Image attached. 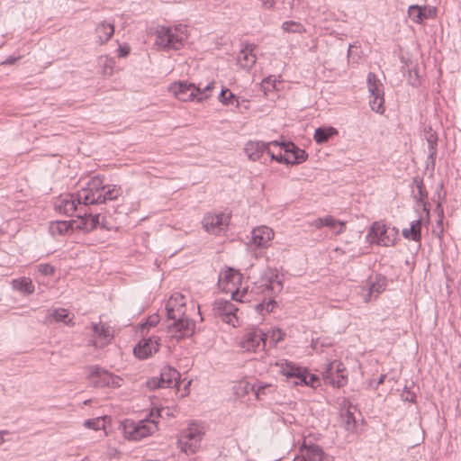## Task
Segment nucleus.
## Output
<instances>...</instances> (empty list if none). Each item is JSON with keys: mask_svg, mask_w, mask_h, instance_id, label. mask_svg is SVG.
I'll return each mask as SVG.
<instances>
[{"mask_svg": "<svg viewBox=\"0 0 461 461\" xmlns=\"http://www.w3.org/2000/svg\"><path fill=\"white\" fill-rule=\"evenodd\" d=\"M104 176H95L86 185L76 193L69 194L56 204V210L67 216H76L84 207L103 204L113 201L122 194L121 186L104 185Z\"/></svg>", "mask_w": 461, "mask_h": 461, "instance_id": "f257e3e1", "label": "nucleus"}, {"mask_svg": "<svg viewBox=\"0 0 461 461\" xmlns=\"http://www.w3.org/2000/svg\"><path fill=\"white\" fill-rule=\"evenodd\" d=\"M213 88L214 81L208 83L204 87L186 81H178L170 84L168 91L179 101L203 103L210 97Z\"/></svg>", "mask_w": 461, "mask_h": 461, "instance_id": "f03ea898", "label": "nucleus"}, {"mask_svg": "<svg viewBox=\"0 0 461 461\" xmlns=\"http://www.w3.org/2000/svg\"><path fill=\"white\" fill-rule=\"evenodd\" d=\"M120 429L126 439L138 441L152 435L158 429V426L157 422L150 419H124L120 424Z\"/></svg>", "mask_w": 461, "mask_h": 461, "instance_id": "7ed1b4c3", "label": "nucleus"}, {"mask_svg": "<svg viewBox=\"0 0 461 461\" xmlns=\"http://www.w3.org/2000/svg\"><path fill=\"white\" fill-rule=\"evenodd\" d=\"M280 373L288 379L295 378V385H307L316 388L320 385V379L314 374H310L306 367L300 366L291 361L280 363Z\"/></svg>", "mask_w": 461, "mask_h": 461, "instance_id": "20e7f679", "label": "nucleus"}, {"mask_svg": "<svg viewBox=\"0 0 461 461\" xmlns=\"http://www.w3.org/2000/svg\"><path fill=\"white\" fill-rule=\"evenodd\" d=\"M366 239L370 243L378 246H393L398 239V230L395 227L386 226L380 221H375L367 232Z\"/></svg>", "mask_w": 461, "mask_h": 461, "instance_id": "39448f33", "label": "nucleus"}, {"mask_svg": "<svg viewBox=\"0 0 461 461\" xmlns=\"http://www.w3.org/2000/svg\"><path fill=\"white\" fill-rule=\"evenodd\" d=\"M86 369L89 371L87 379L91 385L95 388H118L122 385V379L120 376L112 374L98 365L87 366Z\"/></svg>", "mask_w": 461, "mask_h": 461, "instance_id": "423d86ee", "label": "nucleus"}, {"mask_svg": "<svg viewBox=\"0 0 461 461\" xmlns=\"http://www.w3.org/2000/svg\"><path fill=\"white\" fill-rule=\"evenodd\" d=\"M181 375L174 367L165 366L161 368L158 376H153L146 381V385L149 390L158 388H179L181 384Z\"/></svg>", "mask_w": 461, "mask_h": 461, "instance_id": "0eeeda50", "label": "nucleus"}, {"mask_svg": "<svg viewBox=\"0 0 461 461\" xmlns=\"http://www.w3.org/2000/svg\"><path fill=\"white\" fill-rule=\"evenodd\" d=\"M203 432L196 425H189L184 429L177 440V446L182 452L192 455L197 452L201 446Z\"/></svg>", "mask_w": 461, "mask_h": 461, "instance_id": "6e6552de", "label": "nucleus"}, {"mask_svg": "<svg viewBox=\"0 0 461 461\" xmlns=\"http://www.w3.org/2000/svg\"><path fill=\"white\" fill-rule=\"evenodd\" d=\"M155 44L163 50H179L184 47L183 35H176L171 27L158 25L155 30Z\"/></svg>", "mask_w": 461, "mask_h": 461, "instance_id": "1a4fd4ad", "label": "nucleus"}, {"mask_svg": "<svg viewBox=\"0 0 461 461\" xmlns=\"http://www.w3.org/2000/svg\"><path fill=\"white\" fill-rule=\"evenodd\" d=\"M283 280L279 277L276 269L268 268L260 277V280L255 284L252 291L257 294L268 293L269 294H278L283 290Z\"/></svg>", "mask_w": 461, "mask_h": 461, "instance_id": "9d476101", "label": "nucleus"}, {"mask_svg": "<svg viewBox=\"0 0 461 461\" xmlns=\"http://www.w3.org/2000/svg\"><path fill=\"white\" fill-rule=\"evenodd\" d=\"M167 327L169 337L176 341L185 338H191L195 332L194 321L186 315L175 322H168Z\"/></svg>", "mask_w": 461, "mask_h": 461, "instance_id": "9b49d317", "label": "nucleus"}, {"mask_svg": "<svg viewBox=\"0 0 461 461\" xmlns=\"http://www.w3.org/2000/svg\"><path fill=\"white\" fill-rule=\"evenodd\" d=\"M77 218L81 221L76 224V228L86 232H90L97 227L109 230L104 221L100 222V213L93 212L89 206L84 207L83 211L77 214Z\"/></svg>", "mask_w": 461, "mask_h": 461, "instance_id": "f8f14e48", "label": "nucleus"}, {"mask_svg": "<svg viewBox=\"0 0 461 461\" xmlns=\"http://www.w3.org/2000/svg\"><path fill=\"white\" fill-rule=\"evenodd\" d=\"M267 337L261 329L253 327L244 334L240 344L244 349L257 352L265 348Z\"/></svg>", "mask_w": 461, "mask_h": 461, "instance_id": "ddd939ff", "label": "nucleus"}, {"mask_svg": "<svg viewBox=\"0 0 461 461\" xmlns=\"http://www.w3.org/2000/svg\"><path fill=\"white\" fill-rule=\"evenodd\" d=\"M160 348V338L151 336L141 339L133 348L134 356L139 359H147L157 353Z\"/></svg>", "mask_w": 461, "mask_h": 461, "instance_id": "4468645a", "label": "nucleus"}, {"mask_svg": "<svg viewBox=\"0 0 461 461\" xmlns=\"http://www.w3.org/2000/svg\"><path fill=\"white\" fill-rule=\"evenodd\" d=\"M214 314L221 319L222 321L230 324L236 319L238 307L230 301L224 299H216L212 304Z\"/></svg>", "mask_w": 461, "mask_h": 461, "instance_id": "2eb2a0df", "label": "nucleus"}, {"mask_svg": "<svg viewBox=\"0 0 461 461\" xmlns=\"http://www.w3.org/2000/svg\"><path fill=\"white\" fill-rule=\"evenodd\" d=\"M230 218L224 213L207 214L203 219L205 230L212 234H219L229 224Z\"/></svg>", "mask_w": 461, "mask_h": 461, "instance_id": "dca6fc26", "label": "nucleus"}, {"mask_svg": "<svg viewBox=\"0 0 461 461\" xmlns=\"http://www.w3.org/2000/svg\"><path fill=\"white\" fill-rule=\"evenodd\" d=\"M408 15L414 23L421 24L424 20L437 16V8L431 5H411L408 8Z\"/></svg>", "mask_w": 461, "mask_h": 461, "instance_id": "f3484780", "label": "nucleus"}, {"mask_svg": "<svg viewBox=\"0 0 461 461\" xmlns=\"http://www.w3.org/2000/svg\"><path fill=\"white\" fill-rule=\"evenodd\" d=\"M251 234V240L249 246H255L258 249L267 248L270 245L271 240L274 238L273 230L264 225L253 229Z\"/></svg>", "mask_w": 461, "mask_h": 461, "instance_id": "a211bd4d", "label": "nucleus"}, {"mask_svg": "<svg viewBox=\"0 0 461 461\" xmlns=\"http://www.w3.org/2000/svg\"><path fill=\"white\" fill-rule=\"evenodd\" d=\"M244 150L252 161H258L265 153H270L269 144L261 140L249 141L245 145Z\"/></svg>", "mask_w": 461, "mask_h": 461, "instance_id": "6ab92c4d", "label": "nucleus"}, {"mask_svg": "<svg viewBox=\"0 0 461 461\" xmlns=\"http://www.w3.org/2000/svg\"><path fill=\"white\" fill-rule=\"evenodd\" d=\"M424 138L428 142V161L434 167L438 152V134L430 125L424 128Z\"/></svg>", "mask_w": 461, "mask_h": 461, "instance_id": "aec40b11", "label": "nucleus"}, {"mask_svg": "<svg viewBox=\"0 0 461 461\" xmlns=\"http://www.w3.org/2000/svg\"><path fill=\"white\" fill-rule=\"evenodd\" d=\"M255 46L253 44H247L240 50L238 56V64L243 69H250L256 63L257 57L254 54Z\"/></svg>", "mask_w": 461, "mask_h": 461, "instance_id": "412c9836", "label": "nucleus"}, {"mask_svg": "<svg viewBox=\"0 0 461 461\" xmlns=\"http://www.w3.org/2000/svg\"><path fill=\"white\" fill-rule=\"evenodd\" d=\"M411 189V196L416 202H422L423 199L429 197V193L424 185L423 178L420 176H415L411 184L409 185Z\"/></svg>", "mask_w": 461, "mask_h": 461, "instance_id": "4be33fe9", "label": "nucleus"}, {"mask_svg": "<svg viewBox=\"0 0 461 461\" xmlns=\"http://www.w3.org/2000/svg\"><path fill=\"white\" fill-rule=\"evenodd\" d=\"M77 223L76 221H56L50 223L49 230L52 236L67 235L77 229Z\"/></svg>", "mask_w": 461, "mask_h": 461, "instance_id": "5701e85b", "label": "nucleus"}, {"mask_svg": "<svg viewBox=\"0 0 461 461\" xmlns=\"http://www.w3.org/2000/svg\"><path fill=\"white\" fill-rule=\"evenodd\" d=\"M338 134L339 131L333 126H321L315 130L313 140L317 144L321 145Z\"/></svg>", "mask_w": 461, "mask_h": 461, "instance_id": "b1692460", "label": "nucleus"}, {"mask_svg": "<svg viewBox=\"0 0 461 461\" xmlns=\"http://www.w3.org/2000/svg\"><path fill=\"white\" fill-rule=\"evenodd\" d=\"M300 452L306 451V458L309 461H322L324 451L321 447L317 444H307L305 441L299 447Z\"/></svg>", "mask_w": 461, "mask_h": 461, "instance_id": "393cba45", "label": "nucleus"}, {"mask_svg": "<svg viewBox=\"0 0 461 461\" xmlns=\"http://www.w3.org/2000/svg\"><path fill=\"white\" fill-rule=\"evenodd\" d=\"M98 42L104 44L107 42L114 33V25L111 23L101 22L95 28Z\"/></svg>", "mask_w": 461, "mask_h": 461, "instance_id": "a878e982", "label": "nucleus"}, {"mask_svg": "<svg viewBox=\"0 0 461 461\" xmlns=\"http://www.w3.org/2000/svg\"><path fill=\"white\" fill-rule=\"evenodd\" d=\"M14 290L19 291L24 295L32 294L34 292V285L30 277L23 276L12 281Z\"/></svg>", "mask_w": 461, "mask_h": 461, "instance_id": "bb28decb", "label": "nucleus"}, {"mask_svg": "<svg viewBox=\"0 0 461 461\" xmlns=\"http://www.w3.org/2000/svg\"><path fill=\"white\" fill-rule=\"evenodd\" d=\"M315 228L321 229L322 227H329L330 229H335L337 225H339V230H336L337 234H339L343 231L345 223L335 219L334 217L328 215L324 218H317L312 224Z\"/></svg>", "mask_w": 461, "mask_h": 461, "instance_id": "cd10ccee", "label": "nucleus"}, {"mask_svg": "<svg viewBox=\"0 0 461 461\" xmlns=\"http://www.w3.org/2000/svg\"><path fill=\"white\" fill-rule=\"evenodd\" d=\"M47 318L53 319L57 322H63L68 326H73L74 321L68 318V312L64 308H57L49 312Z\"/></svg>", "mask_w": 461, "mask_h": 461, "instance_id": "c85d7f7f", "label": "nucleus"}, {"mask_svg": "<svg viewBox=\"0 0 461 461\" xmlns=\"http://www.w3.org/2000/svg\"><path fill=\"white\" fill-rule=\"evenodd\" d=\"M366 84L370 95H384L383 85L375 73L369 72L367 74Z\"/></svg>", "mask_w": 461, "mask_h": 461, "instance_id": "c756f323", "label": "nucleus"}, {"mask_svg": "<svg viewBox=\"0 0 461 461\" xmlns=\"http://www.w3.org/2000/svg\"><path fill=\"white\" fill-rule=\"evenodd\" d=\"M222 280L227 284H231L236 286L237 285H240L242 280V275L239 270H236L232 267H227V269L222 274Z\"/></svg>", "mask_w": 461, "mask_h": 461, "instance_id": "7c9ffc66", "label": "nucleus"}, {"mask_svg": "<svg viewBox=\"0 0 461 461\" xmlns=\"http://www.w3.org/2000/svg\"><path fill=\"white\" fill-rule=\"evenodd\" d=\"M385 277L382 275H376L375 281L370 282L368 299L366 298V301L370 299V296L373 293H376V294L382 293L385 289Z\"/></svg>", "mask_w": 461, "mask_h": 461, "instance_id": "2f4dec72", "label": "nucleus"}, {"mask_svg": "<svg viewBox=\"0 0 461 461\" xmlns=\"http://www.w3.org/2000/svg\"><path fill=\"white\" fill-rule=\"evenodd\" d=\"M219 102H221L223 105H230L236 102L235 106L238 108L240 106V103L236 97V95L227 87H222L221 93L218 96Z\"/></svg>", "mask_w": 461, "mask_h": 461, "instance_id": "473e14b6", "label": "nucleus"}, {"mask_svg": "<svg viewBox=\"0 0 461 461\" xmlns=\"http://www.w3.org/2000/svg\"><path fill=\"white\" fill-rule=\"evenodd\" d=\"M282 30L288 33L303 34L306 32L304 26L296 21H285L282 23Z\"/></svg>", "mask_w": 461, "mask_h": 461, "instance_id": "72a5a7b5", "label": "nucleus"}, {"mask_svg": "<svg viewBox=\"0 0 461 461\" xmlns=\"http://www.w3.org/2000/svg\"><path fill=\"white\" fill-rule=\"evenodd\" d=\"M384 96L380 95H370L369 105L371 110L376 113L383 114L385 111L384 108Z\"/></svg>", "mask_w": 461, "mask_h": 461, "instance_id": "f704fd0d", "label": "nucleus"}, {"mask_svg": "<svg viewBox=\"0 0 461 461\" xmlns=\"http://www.w3.org/2000/svg\"><path fill=\"white\" fill-rule=\"evenodd\" d=\"M344 428L349 432H353L357 427V420L352 411L347 410L345 412H341Z\"/></svg>", "mask_w": 461, "mask_h": 461, "instance_id": "c9c22d12", "label": "nucleus"}, {"mask_svg": "<svg viewBox=\"0 0 461 461\" xmlns=\"http://www.w3.org/2000/svg\"><path fill=\"white\" fill-rule=\"evenodd\" d=\"M167 306H172L173 308L184 309L185 307V296L180 293H175L172 294L167 302L166 303Z\"/></svg>", "mask_w": 461, "mask_h": 461, "instance_id": "e433bc0d", "label": "nucleus"}, {"mask_svg": "<svg viewBox=\"0 0 461 461\" xmlns=\"http://www.w3.org/2000/svg\"><path fill=\"white\" fill-rule=\"evenodd\" d=\"M165 311L167 313V321L171 322H175L185 315L184 309L173 308L172 306L165 305Z\"/></svg>", "mask_w": 461, "mask_h": 461, "instance_id": "4c0bfd02", "label": "nucleus"}, {"mask_svg": "<svg viewBox=\"0 0 461 461\" xmlns=\"http://www.w3.org/2000/svg\"><path fill=\"white\" fill-rule=\"evenodd\" d=\"M271 387L272 385L269 384L257 382L251 385V391L254 393L256 398L260 400L263 395L267 394V390H270Z\"/></svg>", "mask_w": 461, "mask_h": 461, "instance_id": "58836bf2", "label": "nucleus"}, {"mask_svg": "<svg viewBox=\"0 0 461 461\" xmlns=\"http://www.w3.org/2000/svg\"><path fill=\"white\" fill-rule=\"evenodd\" d=\"M307 158V152L298 147V149L292 153V158L290 157V166L299 165L304 162Z\"/></svg>", "mask_w": 461, "mask_h": 461, "instance_id": "ea45409f", "label": "nucleus"}, {"mask_svg": "<svg viewBox=\"0 0 461 461\" xmlns=\"http://www.w3.org/2000/svg\"><path fill=\"white\" fill-rule=\"evenodd\" d=\"M84 425L88 429L99 430L104 428V420L102 417L88 419L85 420Z\"/></svg>", "mask_w": 461, "mask_h": 461, "instance_id": "a19ab883", "label": "nucleus"}, {"mask_svg": "<svg viewBox=\"0 0 461 461\" xmlns=\"http://www.w3.org/2000/svg\"><path fill=\"white\" fill-rule=\"evenodd\" d=\"M407 80L408 83L414 87L420 86L421 80L417 68L409 69Z\"/></svg>", "mask_w": 461, "mask_h": 461, "instance_id": "79ce46f5", "label": "nucleus"}, {"mask_svg": "<svg viewBox=\"0 0 461 461\" xmlns=\"http://www.w3.org/2000/svg\"><path fill=\"white\" fill-rule=\"evenodd\" d=\"M348 382V376L344 374H336V377L330 378L329 384L334 387H343Z\"/></svg>", "mask_w": 461, "mask_h": 461, "instance_id": "37998d69", "label": "nucleus"}, {"mask_svg": "<svg viewBox=\"0 0 461 461\" xmlns=\"http://www.w3.org/2000/svg\"><path fill=\"white\" fill-rule=\"evenodd\" d=\"M154 411H156L157 417L164 418V417H172L174 413L169 407H157L154 410H151L150 416L154 417Z\"/></svg>", "mask_w": 461, "mask_h": 461, "instance_id": "c03bdc74", "label": "nucleus"}, {"mask_svg": "<svg viewBox=\"0 0 461 461\" xmlns=\"http://www.w3.org/2000/svg\"><path fill=\"white\" fill-rule=\"evenodd\" d=\"M402 235L404 239L415 242H420L421 240V238L418 235V233H416L414 230L411 229V227L403 229L402 230Z\"/></svg>", "mask_w": 461, "mask_h": 461, "instance_id": "a18cd8bd", "label": "nucleus"}, {"mask_svg": "<svg viewBox=\"0 0 461 461\" xmlns=\"http://www.w3.org/2000/svg\"><path fill=\"white\" fill-rule=\"evenodd\" d=\"M263 294L264 298H266V313L272 312L277 305V303L275 300V296L276 294H269L268 293H265Z\"/></svg>", "mask_w": 461, "mask_h": 461, "instance_id": "49530a36", "label": "nucleus"}, {"mask_svg": "<svg viewBox=\"0 0 461 461\" xmlns=\"http://www.w3.org/2000/svg\"><path fill=\"white\" fill-rule=\"evenodd\" d=\"M270 156L271 160L276 161L280 164H285L287 166H290V157L287 155H283L281 153L276 154L275 152L270 150V153H268Z\"/></svg>", "mask_w": 461, "mask_h": 461, "instance_id": "de8ad7c7", "label": "nucleus"}, {"mask_svg": "<svg viewBox=\"0 0 461 461\" xmlns=\"http://www.w3.org/2000/svg\"><path fill=\"white\" fill-rule=\"evenodd\" d=\"M92 329L95 334H97L103 338L106 339L111 336L108 328H106L104 325L98 324V323H93Z\"/></svg>", "mask_w": 461, "mask_h": 461, "instance_id": "09e8293b", "label": "nucleus"}, {"mask_svg": "<svg viewBox=\"0 0 461 461\" xmlns=\"http://www.w3.org/2000/svg\"><path fill=\"white\" fill-rule=\"evenodd\" d=\"M39 272L45 276H51L55 272V268L53 266L48 263L40 264L38 266Z\"/></svg>", "mask_w": 461, "mask_h": 461, "instance_id": "8fccbe9b", "label": "nucleus"}, {"mask_svg": "<svg viewBox=\"0 0 461 461\" xmlns=\"http://www.w3.org/2000/svg\"><path fill=\"white\" fill-rule=\"evenodd\" d=\"M159 321H160V317H159L158 313H154V314L149 315L148 317L146 322L144 324H142L141 331H143V330L146 326L155 327L157 324H158Z\"/></svg>", "mask_w": 461, "mask_h": 461, "instance_id": "3c124183", "label": "nucleus"}, {"mask_svg": "<svg viewBox=\"0 0 461 461\" xmlns=\"http://www.w3.org/2000/svg\"><path fill=\"white\" fill-rule=\"evenodd\" d=\"M334 365L335 363L333 362H330L326 365V367L322 373V375H323V379L325 381V383L329 384V381L330 380V378L334 377L333 376V368H334Z\"/></svg>", "mask_w": 461, "mask_h": 461, "instance_id": "603ef678", "label": "nucleus"}, {"mask_svg": "<svg viewBox=\"0 0 461 461\" xmlns=\"http://www.w3.org/2000/svg\"><path fill=\"white\" fill-rule=\"evenodd\" d=\"M402 399L405 402L413 403L416 402V394L405 386L402 393Z\"/></svg>", "mask_w": 461, "mask_h": 461, "instance_id": "864d4df0", "label": "nucleus"}, {"mask_svg": "<svg viewBox=\"0 0 461 461\" xmlns=\"http://www.w3.org/2000/svg\"><path fill=\"white\" fill-rule=\"evenodd\" d=\"M432 233L434 236L441 239L443 233H444V227H443V219H438L436 221V225L434 229L432 230Z\"/></svg>", "mask_w": 461, "mask_h": 461, "instance_id": "5fc2aeb1", "label": "nucleus"}, {"mask_svg": "<svg viewBox=\"0 0 461 461\" xmlns=\"http://www.w3.org/2000/svg\"><path fill=\"white\" fill-rule=\"evenodd\" d=\"M444 183L441 181L438 185L435 191L434 196L437 197L438 201H446L447 193L443 191Z\"/></svg>", "mask_w": 461, "mask_h": 461, "instance_id": "6e6d98bb", "label": "nucleus"}, {"mask_svg": "<svg viewBox=\"0 0 461 461\" xmlns=\"http://www.w3.org/2000/svg\"><path fill=\"white\" fill-rule=\"evenodd\" d=\"M174 33L176 35H183V41L185 42L188 37L186 26L183 24H178L174 27Z\"/></svg>", "mask_w": 461, "mask_h": 461, "instance_id": "4d7b16f0", "label": "nucleus"}, {"mask_svg": "<svg viewBox=\"0 0 461 461\" xmlns=\"http://www.w3.org/2000/svg\"><path fill=\"white\" fill-rule=\"evenodd\" d=\"M130 51H131V47L127 43L119 45V47L117 49V56L119 58H125L130 54Z\"/></svg>", "mask_w": 461, "mask_h": 461, "instance_id": "13d9d810", "label": "nucleus"}, {"mask_svg": "<svg viewBox=\"0 0 461 461\" xmlns=\"http://www.w3.org/2000/svg\"><path fill=\"white\" fill-rule=\"evenodd\" d=\"M415 205L417 207H421L422 211L426 213L427 217L429 218V212H430V203L429 202V197L426 199H423L422 202H416Z\"/></svg>", "mask_w": 461, "mask_h": 461, "instance_id": "bf43d9fd", "label": "nucleus"}, {"mask_svg": "<svg viewBox=\"0 0 461 461\" xmlns=\"http://www.w3.org/2000/svg\"><path fill=\"white\" fill-rule=\"evenodd\" d=\"M248 293V287H245L242 289L241 294L240 296V290L237 287L236 290L231 292V300L242 302V297L245 296V294Z\"/></svg>", "mask_w": 461, "mask_h": 461, "instance_id": "052dcab7", "label": "nucleus"}, {"mask_svg": "<svg viewBox=\"0 0 461 461\" xmlns=\"http://www.w3.org/2000/svg\"><path fill=\"white\" fill-rule=\"evenodd\" d=\"M354 409L357 410V406H354L353 403L348 398H343L341 402V412H345L347 410L352 411Z\"/></svg>", "mask_w": 461, "mask_h": 461, "instance_id": "680f3d73", "label": "nucleus"}, {"mask_svg": "<svg viewBox=\"0 0 461 461\" xmlns=\"http://www.w3.org/2000/svg\"><path fill=\"white\" fill-rule=\"evenodd\" d=\"M410 227L418 233V235L421 238V218H418L411 222Z\"/></svg>", "mask_w": 461, "mask_h": 461, "instance_id": "e2e57ef3", "label": "nucleus"}, {"mask_svg": "<svg viewBox=\"0 0 461 461\" xmlns=\"http://www.w3.org/2000/svg\"><path fill=\"white\" fill-rule=\"evenodd\" d=\"M288 141L289 140H285L283 137H281L280 140L269 141L267 142V144H269V147L276 146L279 147L281 149H285L286 145H288Z\"/></svg>", "mask_w": 461, "mask_h": 461, "instance_id": "0e129e2a", "label": "nucleus"}, {"mask_svg": "<svg viewBox=\"0 0 461 461\" xmlns=\"http://www.w3.org/2000/svg\"><path fill=\"white\" fill-rule=\"evenodd\" d=\"M386 375H379V377L377 379H372L370 380L369 382V385L373 388V389H377L378 386L380 384H382L385 379Z\"/></svg>", "mask_w": 461, "mask_h": 461, "instance_id": "69168bd1", "label": "nucleus"}, {"mask_svg": "<svg viewBox=\"0 0 461 461\" xmlns=\"http://www.w3.org/2000/svg\"><path fill=\"white\" fill-rule=\"evenodd\" d=\"M297 149H298V146L292 140H289L288 145H286L285 149H284L283 150L285 151V155L290 157V155L292 156V153H294V150H297Z\"/></svg>", "mask_w": 461, "mask_h": 461, "instance_id": "338daca9", "label": "nucleus"}, {"mask_svg": "<svg viewBox=\"0 0 461 461\" xmlns=\"http://www.w3.org/2000/svg\"><path fill=\"white\" fill-rule=\"evenodd\" d=\"M254 309L258 314L264 315L266 312V298H263L260 303L255 304Z\"/></svg>", "mask_w": 461, "mask_h": 461, "instance_id": "774afa93", "label": "nucleus"}]
</instances>
